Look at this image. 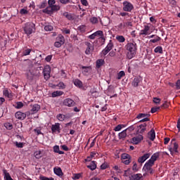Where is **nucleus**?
I'll use <instances>...</instances> for the list:
<instances>
[{
	"instance_id": "09e8293b",
	"label": "nucleus",
	"mask_w": 180,
	"mask_h": 180,
	"mask_svg": "<svg viewBox=\"0 0 180 180\" xmlns=\"http://www.w3.org/2000/svg\"><path fill=\"white\" fill-rule=\"evenodd\" d=\"M161 103V98H158L157 97L153 98V103H155L156 105H160Z\"/></svg>"
},
{
	"instance_id": "1a4fd4ad",
	"label": "nucleus",
	"mask_w": 180,
	"mask_h": 180,
	"mask_svg": "<svg viewBox=\"0 0 180 180\" xmlns=\"http://www.w3.org/2000/svg\"><path fill=\"white\" fill-rule=\"evenodd\" d=\"M63 105L68 108H72V106H75V101L71 98H66L63 101Z\"/></svg>"
},
{
	"instance_id": "4468645a",
	"label": "nucleus",
	"mask_w": 180,
	"mask_h": 180,
	"mask_svg": "<svg viewBox=\"0 0 180 180\" xmlns=\"http://www.w3.org/2000/svg\"><path fill=\"white\" fill-rule=\"evenodd\" d=\"M148 32H150V26L144 25V28L139 32V36H147L149 34Z\"/></svg>"
},
{
	"instance_id": "aec40b11",
	"label": "nucleus",
	"mask_w": 180,
	"mask_h": 180,
	"mask_svg": "<svg viewBox=\"0 0 180 180\" xmlns=\"http://www.w3.org/2000/svg\"><path fill=\"white\" fill-rule=\"evenodd\" d=\"M143 179V174H136L134 175H131L129 177V180H142Z\"/></svg>"
},
{
	"instance_id": "20e7f679",
	"label": "nucleus",
	"mask_w": 180,
	"mask_h": 180,
	"mask_svg": "<svg viewBox=\"0 0 180 180\" xmlns=\"http://www.w3.org/2000/svg\"><path fill=\"white\" fill-rule=\"evenodd\" d=\"M121 160L122 164H124L125 165H129L130 162H131V156L129 155L128 153H122L121 155Z\"/></svg>"
},
{
	"instance_id": "13d9d810",
	"label": "nucleus",
	"mask_w": 180,
	"mask_h": 180,
	"mask_svg": "<svg viewBox=\"0 0 180 180\" xmlns=\"http://www.w3.org/2000/svg\"><path fill=\"white\" fill-rule=\"evenodd\" d=\"M58 86L60 89H65V84H64L63 82H60L58 84Z\"/></svg>"
},
{
	"instance_id": "9b49d317",
	"label": "nucleus",
	"mask_w": 180,
	"mask_h": 180,
	"mask_svg": "<svg viewBox=\"0 0 180 180\" xmlns=\"http://www.w3.org/2000/svg\"><path fill=\"white\" fill-rule=\"evenodd\" d=\"M51 131L52 133H60L61 128L60 127V123H55V124H53L51 127Z\"/></svg>"
},
{
	"instance_id": "774afa93",
	"label": "nucleus",
	"mask_w": 180,
	"mask_h": 180,
	"mask_svg": "<svg viewBox=\"0 0 180 180\" xmlns=\"http://www.w3.org/2000/svg\"><path fill=\"white\" fill-rule=\"evenodd\" d=\"M176 89H180V79H178L176 82Z\"/></svg>"
},
{
	"instance_id": "423d86ee",
	"label": "nucleus",
	"mask_w": 180,
	"mask_h": 180,
	"mask_svg": "<svg viewBox=\"0 0 180 180\" xmlns=\"http://www.w3.org/2000/svg\"><path fill=\"white\" fill-rule=\"evenodd\" d=\"M51 72V68L50 67V65H46L43 70V74H44V79H46V81L50 79Z\"/></svg>"
},
{
	"instance_id": "79ce46f5",
	"label": "nucleus",
	"mask_w": 180,
	"mask_h": 180,
	"mask_svg": "<svg viewBox=\"0 0 180 180\" xmlns=\"http://www.w3.org/2000/svg\"><path fill=\"white\" fill-rule=\"evenodd\" d=\"M90 22L92 25H96V23H98L99 20H98V18L92 17L90 18Z\"/></svg>"
},
{
	"instance_id": "4d7b16f0",
	"label": "nucleus",
	"mask_w": 180,
	"mask_h": 180,
	"mask_svg": "<svg viewBox=\"0 0 180 180\" xmlns=\"http://www.w3.org/2000/svg\"><path fill=\"white\" fill-rule=\"evenodd\" d=\"M20 15H27V13H29V11H27V10H26L25 8H22L20 11Z\"/></svg>"
},
{
	"instance_id": "ddd939ff",
	"label": "nucleus",
	"mask_w": 180,
	"mask_h": 180,
	"mask_svg": "<svg viewBox=\"0 0 180 180\" xmlns=\"http://www.w3.org/2000/svg\"><path fill=\"white\" fill-rule=\"evenodd\" d=\"M158 158H160V152H157L155 153H154L151 158H150V160H148V161H149V162H151L152 164H155V162L157 161V160H158Z\"/></svg>"
},
{
	"instance_id": "0e129e2a",
	"label": "nucleus",
	"mask_w": 180,
	"mask_h": 180,
	"mask_svg": "<svg viewBox=\"0 0 180 180\" xmlns=\"http://www.w3.org/2000/svg\"><path fill=\"white\" fill-rule=\"evenodd\" d=\"M117 29H119V30H122L123 29H124V22H121L117 25Z\"/></svg>"
},
{
	"instance_id": "680f3d73",
	"label": "nucleus",
	"mask_w": 180,
	"mask_h": 180,
	"mask_svg": "<svg viewBox=\"0 0 180 180\" xmlns=\"http://www.w3.org/2000/svg\"><path fill=\"white\" fill-rule=\"evenodd\" d=\"M150 117H145V118L141 120L139 123H144V122H150Z\"/></svg>"
},
{
	"instance_id": "f8f14e48",
	"label": "nucleus",
	"mask_w": 180,
	"mask_h": 180,
	"mask_svg": "<svg viewBox=\"0 0 180 180\" xmlns=\"http://www.w3.org/2000/svg\"><path fill=\"white\" fill-rule=\"evenodd\" d=\"M143 135H138L131 139V143L132 144L137 145L139 144V143H140L143 140Z\"/></svg>"
},
{
	"instance_id": "cd10ccee",
	"label": "nucleus",
	"mask_w": 180,
	"mask_h": 180,
	"mask_svg": "<svg viewBox=\"0 0 180 180\" xmlns=\"http://www.w3.org/2000/svg\"><path fill=\"white\" fill-rule=\"evenodd\" d=\"M34 156L35 157V158H37V160H40V158L43 157V153L41 152V150H37L34 153Z\"/></svg>"
},
{
	"instance_id": "ea45409f",
	"label": "nucleus",
	"mask_w": 180,
	"mask_h": 180,
	"mask_svg": "<svg viewBox=\"0 0 180 180\" xmlns=\"http://www.w3.org/2000/svg\"><path fill=\"white\" fill-rule=\"evenodd\" d=\"M155 53H159V54H162L163 51H162V46H157L155 49H154Z\"/></svg>"
},
{
	"instance_id": "473e14b6",
	"label": "nucleus",
	"mask_w": 180,
	"mask_h": 180,
	"mask_svg": "<svg viewBox=\"0 0 180 180\" xmlns=\"http://www.w3.org/2000/svg\"><path fill=\"white\" fill-rule=\"evenodd\" d=\"M73 84L75 86H77V88H82V82L78 79H75Z\"/></svg>"
},
{
	"instance_id": "a211bd4d",
	"label": "nucleus",
	"mask_w": 180,
	"mask_h": 180,
	"mask_svg": "<svg viewBox=\"0 0 180 180\" xmlns=\"http://www.w3.org/2000/svg\"><path fill=\"white\" fill-rule=\"evenodd\" d=\"M39 110H40V105L34 104L32 105L31 112L32 115H34V113H37Z\"/></svg>"
},
{
	"instance_id": "f3484780",
	"label": "nucleus",
	"mask_w": 180,
	"mask_h": 180,
	"mask_svg": "<svg viewBox=\"0 0 180 180\" xmlns=\"http://www.w3.org/2000/svg\"><path fill=\"white\" fill-rule=\"evenodd\" d=\"M91 70L92 68L91 66H82V72L84 75H88Z\"/></svg>"
},
{
	"instance_id": "9d476101",
	"label": "nucleus",
	"mask_w": 180,
	"mask_h": 180,
	"mask_svg": "<svg viewBox=\"0 0 180 180\" xmlns=\"http://www.w3.org/2000/svg\"><path fill=\"white\" fill-rule=\"evenodd\" d=\"M150 153H145L143 155L138 158V162L139 164H143V162H146V161L148 160V158L150 157Z\"/></svg>"
},
{
	"instance_id": "dca6fc26",
	"label": "nucleus",
	"mask_w": 180,
	"mask_h": 180,
	"mask_svg": "<svg viewBox=\"0 0 180 180\" xmlns=\"http://www.w3.org/2000/svg\"><path fill=\"white\" fill-rule=\"evenodd\" d=\"M15 116L16 119H18L19 120H25V119H26L27 115L24 112L18 111L15 114Z\"/></svg>"
},
{
	"instance_id": "69168bd1",
	"label": "nucleus",
	"mask_w": 180,
	"mask_h": 180,
	"mask_svg": "<svg viewBox=\"0 0 180 180\" xmlns=\"http://www.w3.org/2000/svg\"><path fill=\"white\" fill-rule=\"evenodd\" d=\"M133 166H132V169L134 171H139V169L137 168V163L133 162Z\"/></svg>"
},
{
	"instance_id": "a878e982",
	"label": "nucleus",
	"mask_w": 180,
	"mask_h": 180,
	"mask_svg": "<svg viewBox=\"0 0 180 180\" xmlns=\"http://www.w3.org/2000/svg\"><path fill=\"white\" fill-rule=\"evenodd\" d=\"M139 84H140V77H135L131 82L132 86H134L135 88L139 86Z\"/></svg>"
},
{
	"instance_id": "49530a36",
	"label": "nucleus",
	"mask_w": 180,
	"mask_h": 180,
	"mask_svg": "<svg viewBox=\"0 0 180 180\" xmlns=\"http://www.w3.org/2000/svg\"><path fill=\"white\" fill-rule=\"evenodd\" d=\"M44 30H46V32H51V30H53V27L50 25H46L44 26Z\"/></svg>"
},
{
	"instance_id": "338daca9",
	"label": "nucleus",
	"mask_w": 180,
	"mask_h": 180,
	"mask_svg": "<svg viewBox=\"0 0 180 180\" xmlns=\"http://www.w3.org/2000/svg\"><path fill=\"white\" fill-rule=\"evenodd\" d=\"M64 44H61V42L56 41L54 44L55 47L60 48V46H63Z\"/></svg>"
},
{
	"instance_id": "3c124183",
	"label": "nucleus",
	"mask_w": 180,
	"mask_h": 180,
	"mask_svg": "<svg viewBox=\"0 0 180 180\" xmlns=\"http://www.w3.org/2000/svg\"><path fill=\"white\" fill-rule=\"evenodd\" d=\"M78 29L82 33H85V31L86 30V27H85V25H80Z\"/></svg>"
},
{
	"instance_id": "a19ab883",
	"label": "nucleus",
	"mask_w": 180,
	"mask_h": 180,
	"mask_svg": "<svg viewBox=\"0 0 180 180\" xmlns=\"http://www.w3.org/2000/svg\"><path fill=\"white\" fill-rule=\"evenodd\" d=\"M178 143H176V142L173 143V148H172L173 150V151L176 153L178 154V153H179L178 151Z\"/></svg>"
},
{
	"instance_id": "39448f33",
	"label": "nucleus",
	"mask_w": 180,
	"mask_h": 180,
	"mask_svg": "<svg viewBox=\"0 0 180 180\" xmlns=\"http://www.w3.org/2000/svg\"><path fill=\"white\" fill-rule=\"evenodd\" d=\"M123 11L124 12H131L133 9H134V6L133 4L129 1H124L123 2Z\"/></svg>"
},
{
	"instance_id": "2f4dec72",
	"label": "nucleus",
	"mask_w": 180,
	"mask_h": 180,
	"mask_svg": "<svg viewBox=\"0 0 180 180\" xmlns=\"http://www.w3.org/2000/svg\"><path fill=\"white\" fill-rule=\"evenodd\" d=\"M150 114L148 113H139L137 116H136V119H144L146 117H150Z\"/></svg>"
},
{
	"instance_id": "412c9836",
	"label": "nucleus",
	"mask_w": 180,
	"mask_h": 180,
	"mask_svg": "<svg viewBox=\"0 0 180 180\" xmlns=\"http://www.w3.org/2000/svg\"><path fill=\"white\" fill-rule=\"evenodd\" d=\"M148 139H150L151 140V141H154V140H155V131L152 129L148 133Z\"/></svg>"
},
{
	"instance_id": "6e6552de",
	"label": "nucleus",
	"mask_w": 180,
	"mask_h": 180,
	"mask_svg": "<svg viewBox=\"0 0 180 180\" xmlns=\"http://www.w3.org/2000/svg\"><path fill=\"white\" fill-rule=\"evenodd\" d=\"M85 44L86 46L85 54H86V56H89V54H91V53H92V51L95 50V48L94 46V44H91L90 42H85Z\"/></svg>"
},
{
	"instance_id": "5701e85b",
	"label": "nucleus",
	"mask_w": 180,
	"mask_h": 180,
	"mask_svg": "<svg viewBox=\"0 0 180 180\" xmlns=\"http://www.w3.org/2000/svg\"><path fill=\"white\" fill-rule=\"evenodd\" d=\"M53 172L56 175H58V176H63V175L61 167H54Z\"/></svg>"
},
{
	"instance_id": "0eeeda50",
	"label": "nucleus",
	"mask_w": 180,
	"mask_h": 180,
	"mask_svg": "<svg viewBox=\"0 0 180 180\" xmlns=\"http://www.w3.org/2000/svg\"><path fill=\"white\" fill-rule=\"evenodd\" d=\"M114 46L115 45L113 44V41H112V40H110L109 43L106 46V47L102 51L101 54H103V56H106V54H108V53L111 51V50L113 49Z\"/></svg>"
},
{
	"instance_id": "393cba45",
	"label": "nucleus",
	"mask_w": 180,
	"mask_h": 180,
	"mask_svg": "<svg viewBox=\"0 0 180 180\" xmlns=\"http://www.w3.org/2000/svg\"><path fill=\"white\" fill-rule=\"evenodd\" d=\"M87 168L89 169H91V171H94V169H96V162L91 161L89 165H87Z\"/></svg>"
},
{
	"instance_id": "bf43d9fd",
	"label": "nucleus",
	"mask_w": 180,
	"mask_h": 180,
	"mask_svg": "<svg viewBox=\"0 0 180 180\" xmlns=\"http://www.w3.org/2000/svg\"><path fill=\"white\" fill-rule=\"evenodd\" d=\"M56 4V0H49L48 5L49 6H53Z\"/></svg>"
},
{
	"instance_id": "f257e3e1",
	"label": "nucleus",
	"mask_w": 180,
	"mask_h": 180,
	"mask_svg": "<svg viewBox=\"0 0 180 180\" xmlns=\"http://www.w3.org/2000/svg\"><path fill=\"white\" fill-rule=\"evenodd\" d=\"M127 50V56L129 60H131L136 56L137 53V44L136 42H129L125 46Z\"/></svg>"
},
{
	"instance_id": "603ef678",
	"label": "nucleus",
	"mask_w": 180,
	"mask_h": 180,
	"mask_svg": "<svg viewBox=\"0 0 180 180\" xmlns=\"http://www.w3.org/2000/svg\"><path fill=\"white\" fill-rule=\"evenodd\" d=\"M169 106L168 102L165 101L161 106L160 109H167Z\"/></svg>"
},
{
	"instance_id": "bb28decb",
	"label": "nucleus",
	"mask_w": 180,
	"mask_h": 180,
	"mask_svg": "<svg viewBox=\"0 0 180 180\" xmlns=\"http://www.w3.org/2000/svg\"><path fill=\"white\" fill-rule=\"evenodd\" d=\"M103 64H105V60L98 59L96 63V68H101V67H102V65H103Z\"/></svg>"
},
{
	"instance_id": "b1692460",
	"label": "nucleus",
	"mask_w": 180,
	"mask_h": 180,
	"mask_svg": "<svg viewBox=\"0 0 180 180\" xmlns=\"http://www.w3.org/2000/svg\"><path fill=\"white\" fill-rule=\"evenodd\" d=\"M56 118L58 120H59V122H64L65 119H68V117L63 114H58L56 115Z\"/></svg>"
},
{
	"instance_id": "7ed1b4c3",
	"label": "nucleus",
	"mask_w": 180,
	"mask_h": 180,
	"mask_svg": "<svg viewBox=\"0 0 180 180\" xmlns=\"http://www.w3.org/2000/svg\"><path fill=\"white\" fill-rule=\"evenodd\" d=\"M60 7L58 5H53L51 6L46 7L45 9L42 10L44 13H46L47 15H52L54 12H58L60 11Z\"/></svg>"
},
{
	"instance_id": "72a5a7b5",
	"label": "nucleus",
	"mask_w": 180,
	"mask_h": 180,
	"mask_svg": "<svg viewBox=\"0 0 180 180\" xmlns=\"http://www.w3.org/2000/svg\"><path fill=\"white\" fill-rule=\"evenodd\" d=\"M63 94H64V92L62 91H53L52 93V98H56V96H61Z\"/></svg>"
},
{
	"instance_id": "6e6d98bb",
	"label": "nucleus",
	"mask_w": 180,
	"mask_h": 180,
	"mask_svg": "<svg viewBox=\"0 0 180 180\" xmlns=\"http://www.w3.org/2000/svg\"><path fill=\"white\" fill-rule=\"evenodd\" d=\"M124 23V27H131V26H133V24L131 22H123Z\"/></svg>"
},
{
	"instance_id": "5fc2aeb1",
	"label": "nucleus",
	"mask_w": 180,
	"mask_h": 180,
	"mask_svg": "<svg viewBox=\"0 0 180 180\" xmlns=\"http://www.w3.org/2000/svg\"><path fill=\"white\" fill-rule=\"evenodd\" d=\"M15 145L18 148H23V143L20 142L18 143V141L15 142Z\"/></svg>"
},
{
	"instance_id": "4c0bfd02",
	"label": "nucleus",
	"mask_w": 180,
	"mask_h": 180,
	"mask_svg": "<svg viewBox=\"0 0 180 180\" xmlns=\"http://www.w3.org/2000/svg\"><path fill=\"white\" fill-rule=\"evenodd\" d=\"M4 174L5 180H13V179H12V177L11 176V174H9V173L7 172L6 170H4Z\"/></svg>"
},
{
	"instance_id": "052dcab7",
	"label": "nucleus",
	"mask_w": 180,
	"mask_h": 180,
	"mask_svg": "<svg viewBox=\"0 0 180 180\" xmlns=\"http://www.w3.org/2000/svg\"><path fill=\"white\" fill-rule=\"evenodd\" d=\"M60 4H63V5H67V4H70L71 2L70 0H58Z\"/></svg>"
},
{
	"instance_id": "c9c22d12",
	"label": "nucleus",
	"mask_w": 180,
	"mask_h": 180,
	"mask_svg": "<svg viewBox=\"0 0 180 180\" xmlns=\"http://www.w3.org/2000/svg\"><path fill=\"white\" fill-rule=\"evenodd\" d=\"M56 41H59V43L60 44H63L65 41V39H64V36L59 34L57 37H56Z\"/></svg>"
},
{
	"instance_id": "7c9ffc66",
	"label": "nucleus",
	"mask_w": 180,
	"mask_h": 180,
	"mask_svg": "<svg viewBox=\"0 0 180 180\" xmlns=\"http://www.w3.org/2000/svg\"><path fill=\"white\" fill-rule=\"evenodd\" d=\"M63 15L66 18V19H68V20H74V17L72 16V15L68 12H65L63 13Z\"/></svg>"
},
{
	"instance_id": "8fccbe9b",
	"label": "nucleus",
	"mask_w": 180,
	"mask_h": 180,
	"mask_svg": "<svg viewBox=\"0 0 180 180\" xmlns=\"http://www.w3.org/2000/svg\"><path fill=\"white\" fill-rule=\"evenodd\" d=\"M108 167L109 165L108 164V162H105L101 165L100 168L101 169H106V168H108Z\"/></svg>"
},
{
	"instance_id": "c03bdc74",
	"label": "nucleus",
	"mask_w": 180,
	"mask_h": 180,
	"mask_svg": "<svg viewBox=\"0 0 180 180\" xmlns=\"http://www.w3.org/2000/svg\"><path fill=\"white\" fill-rule=\"evenodd\" d=\"M160 40H161V37L156 35L155 39L150 40V43H157V42L160 41Z\"/></svg>"
},
{
	"instance_id": "37998d69",
	"label": "nucleus",
	"mask_w": 180,
	"mask_h": 180,
	"mask_svg": "<svg viewBox=\"0 0 180 180\" xmlns=\"http://www.w3.org/2000/svg\"><path fill=\"white\" fill-rule=\"evenodd\" d=\"M94 34L96 35V37H102L103 35V31L98 30L94 32Z\"/></svg>"
},
{
	"instance_id": "58836bf2",
	"label": "nucleus",
	"mask_w": 180,
	"mask_h": 180,
	"mask_svg": "<svg viewBox=\"0 0 180 180\" xmlns=\"http://www.w3.org/2000/svg\"><path fill=\"white\" fill-rule=\"evenodd\" d=\"M124 75H126V74L124 73V71H120L117 75V79H122V78H123Z\"/></svg>"
},
{
	"instance_id": "2eb2a0df",
	"label": "nucleus",
	"mask_w": 180,
	"mask_h": 180,
	"mask_svg": "<svg viewBox=\"0 0 180 180\" xmlns=\"http://www.w3.org/2000/svg\"><path fill=\"white\" fill-rule=\"evenodd\" d=\"M153 165H154L153 163H151L150 161L148 160L145 163V165L143 167V170L146 171V172H148V171L153 168Z\"/></svg>"
},
{
	"instance_id": "4be33fe9",
	"label": "nucleus",
	"mask_w": 180,
	"mask_h": 180,
	"mask_svg": "<svg viewBox=\"0 0 180 180\" xmlns=\"http://www.w3.org/2000/svg\"><path fill=\"white\" fill-rule=\"evenodd\" d=\"M125 137H127V129H124L118 134V139L120 140H123Z\"/></svg>"
},
{
	"instance_id": "a18cd8bd",
	"label": "nucleus",
	"mask_w": 180,
	"mask_h": 180,
	"mask_svg": "<svg viewBox=\"0 0 180 180\" xmlns=\"http://www.w3.org/2000/svg\"><path fill=\"white\" fill-rule=\"evenodd\" d=\"M4 126L7 130H12V129H13V126L9 122L4 124Z\"/></svg>"
},
{
	"instance_id": "e2e57ef3",
	"label": "nucleus",
	"mask_w": 180,
	"mask_h": 180,
	"mask_svg": "<svg viewBox=\"0 0 180 180\" xmlns=\"http://www.w3.org/2000/svg\"><path fill=\"white\" fill-rule=\"evenodd\" d=\"M39 179H41V180H54V179L53 177L49 178V177H46L44 176H40Z\"/></svg>"
},
{
	"instance_id": "864d4df0",
	"label": "nucleus",
	"mask_w": 180,
	"mask_h": 180,
	"mask_svg": "<svg viewBox=\"0 0 180 180\" xmlns=\"http://www.w3.org/2000/svg\"><path fill=\"white\" fill-rule=\"evenodd\" d=\"M160 109H161V107H153L151 108V113H155V112H158V110H160Z\"/></svg>"
},
{
	"instance_id": "f03ea898",
	"label": "nucleus",
	"mask_w": 180,
	"mask_h": 180,
	"mask_svg": "<svg viewBox=\"0 0 180 180\" xmlns=\"http://www.w3.org/2000/svg\"><path fill=\"white\" fill-rule=\"evenodd\" d=\"M25 34L29 37L30 34L36 32V24L32 22H26L22 27Z\"/></svg>"
},
{
	"instance_id": "c85d7f7f",
	"label": "nucleus",
	"mask_w": 180,
	"mask_h": 180,
	"mask_svg": "<svg viewBox=\"0 0 180 180\" xmlns=\"http://www.w3.org/2000/svg\"><path fill=\"white\" fill-rule=\"evenodd\" d=\"M115 39L119 43H124L126 41V38L123 35H117Z\"/></svg>"
},
{
	"instance_id": "f704fd0d",
	"label": "nucleus",
	"mask_w": 180,
	"mask_h": 180,
	"mask_svg": "<svg viewBox=\"0 0 180 180\" xmlns=\"http://www.w3.org/2000/svg\"><path fill=\"white\" fill-rule=\"evenodd\" d=\"M53 151H54V153H56L60 155L64 154V151L60 150V146H58L57 145L53 146Z\"/></svg>"
},
{
	"instance_id": "de8ad7c7",
	"label": "nucleus",
	"mask_w": 180,
	"mask_h": 180,
	"mask_svg": "<svg viewBox=\"0 0 180 180\" xmlns=\"http://www.w3.org/2000/svg\"><path fill=\"white\" fill-rule=\"evenodd\" d=\"M23 106H24L23 103H22V102H17V103H16V106H15V108H16L17 109H22V108H23Z\"/></svg>"
},
{
	"instance_id": "e433bc0d",
	"label": "nucleus",
	"mask_w": 180,
	"mask_h": 180,
	"mask_svg": "<svg viewBox=\"0 0 180 180\" xmlns=\"http://www.w3.org/2000/svg\"><path fill=\"white\" fill-rule=\"evenodd\" d=\"M124 127H126V125L120 124L114 128V131H120Z\"/></svg>"
},
{
	"instance_id": "6ab92c4d",
	"label": "nucleus",
	"mask_w": 180,
	"mask_h": 180,
	"mask_svg": "<svg viewBox=\"0 0 180 180\" xmlns=\"http://www.w3.org/2000/svg\"><path fill=\"white\" fill-rule=\"evenodd\" d=\"M139 130V133H140V134H143V133H144V131H146V130H147V124L143 123L141 125L139 126L138 127Z\"/></svg>"
},
{
	"instance_id": "c756f323",
	"label": "nucleus",
	"mask_w": 180,
	"mask_h": 180,
	"mask_svg": "<svg viewBox=\"0 0 180 180\" xmlns=\"http://www.w3.org/2000/svg\"><path fill=\"white\" fill-rule=\"evenodd\" d=\"M30 53H32V49H28L27 47H25L22 51V57H25L26 56H29L30 54Z\"/></svg>"
}]
</instances>
